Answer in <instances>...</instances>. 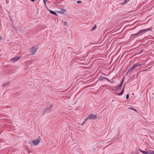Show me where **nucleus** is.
I'll return each instance as SVG.
<instances>
[{"label":"nucleus","mask_w":154,"mask_h":154,"mask_svg":"<svg viewBox=\"0 0 154 154\" xmlns=\"http://www.w3.org/2000/svg\"><path fill=\"white\" fill-rule=\"evenodd\" d=\"M152 30V28H149L146 29L141 30H140L138 33H137V34H138V35H140L142 34V33H144L145 32H147L149 31Z\"/></svg>","instance_id":"obj_1"},{"label":"nucleus","mask_w":154,"mask_h":154,"mask_svg":"<svg viewBox=\"0 0 154 154\" xmlns=\"http://www.w3.org/2000/svg\"><path fill=\"white\" fill-rule=\"evenodd\" d=\"M37 50V47H32L30 49V52L31 55L34 54L36 52Z\"/></svg>","instance_id":"obj_2"},{"label":"nucleus","mask_w":154,"mask_h":154,"mask_svg":"<svg viewBox=\"0 0 154 154\" xmlns=\"http://www.w3.org/2000/svg\"><path fill=\"white\" fill-rule=\"evenodd\" d=\"M97 118V116L95 115H93V114H90L88 117V119H96Z\"/></svg>","instance_id":"obj_3"},{"label":"nucleus","mask_w":154,"mask_h":154,"mask_svg":"<svg viewBox=\"0 0 154 154\" xmlns=\"http://www.w3.org/2000/svg\"><path fill=\"white\" fill-rule=\"evenodd\" d=\"M31 142L33 143L34 146H36L39 143L40 141L38 139H37L35 140H32L30 141V142H29V143L31 144Z\"/></svg>","instance_id":"obj_4"},{"label":"nucleus","mask_w":154,"mask_h":154,"mask_svg":"<svg viewBox=\"0 0 154 154\" xmlns=\"http://www.w3.org/2000/svg\"><path fill=\"white\" fill-rule=\"evenodd\" d=\"M20 58V57L19 56L14 57L10 61L12 63H14L18 60Z\"/></svg>","instance_id":"obj_5"},{"label":"nucleus","mask_w":154,"mask_h":154,"mask_svg":"<svg viewBox=\"0 0 154 154\" xmlns=\"http://www.w3.org/2000/svg\"><path fill=\"white\" fill-rule=\"evenodd\" d=\"M58 12L60 14H66L68 13L67 11L64 9H61L60 10L58 11Z\"/></svg>","instance_id":"obj_6"},{"label":"nucleus","mask_w":154,"mask_h":154,"mask_svg":"<svg viewBox=\"0 0 154 154\" xmlns=\"http://www.w3.org/2000/svg\"><path fill=\"white\" fill-rule=\"evenodd\" d=\"M52 107L53 106L52 104H51L50 106H48L44 110V113L50 111L51 109L52 108Z\"/></svg>","instance_id":"obj_7"},{"label":"nucleus","mask_w":154,"mask_h":154,"mask_svg":"<svg viewBox=\"0 0 154 154\" xmlns=\"http://www.w3.org/2000/svg\"><path fill=\"white\" fill-rule=\"evenodd\" d=\"M142 64L140 62L138 63H136L134 64H133V66L135 68L137 66H140Z\"/></svg>","instance_id":"obj_8"},{"label":"nucleus","mask_w":154,"mask_h":154,"mask_svg":"<svg viewBox=\"0 0 154 154\" xmlns=\"http://www.w3.org/2000/svg\"><path fill=\"white\" fill-rule=\"evenodd\" d=\"M125 84L124 85V87L122 89V90L119 93V94H118V95L119 96L120 95H122L123 93V92H124V88H125Z\"/></svg>","instance_id":"obj_9"},{"label":"nucleus","mask_w":154,"mask_h":154,"mask_svg":"<svg viewBox=\"0 0 154 154\" xmlns=\"http://www.w3.org/2000/svg\"><path fill=\"white\" fill-rule=\"evenodd\" d=\"M104 79H106L107 80L109 81V80L107 78L104 77L100 76L99 78L100 80H102Z\"/></svg>","instance_id":"obj_10"},{"label":"nucleus","mask_w":154,"mask_h":154,"mask_svg":"<svg viewBox=\"0 0 154 154\" xmlns=\"http://www.w3.org/2000/svg\"><path fill=\"white\" fill-rule=\"evenodd\" d=\"M141 152L144 154H149V151H144L140 149L139 150Z\"/></svg>","instance_id":"obj_11"},{"label":"nucleus","mask_w":154,"mask_h":154,"mask_svg":"<svg viewBox=\"0 0 154 154\" xmlns=\"http://www.w3.org/2000/svg\"><path fill=\"white\" fill-rule=\"evenodd\" d=\"M122 83H120L119 85L116 88V89L117 90H118L122 86Z\"/></svg>","instance_id":"obj_12"},{"label":"nucleus","mask_w":154,"mask_h":154,"mask_svg":"<svg viewBox=\"0 0 154 154\" xmlns=\"http://www.w3.org/2000/svg\"><path fill=\"white\" fill-rule=\"evenodd\" d=\"M134 68H135V67H134V66L133 65L132 67H131V68L128 69L127 72H132L133 70V69Z\"/></svg>","instance_id":"obj_13"},{"label":"nucleus","mask_w":154,"mask_h":154,"mask_svg":"<svg viewBox=\"0 0 154 154\" xmlns=\"http://www.w3.org/2000/svg\"><path fill=\"white\" fill-rule=\"evenodd\" d=\"M128 1H129L128 0H125L124 2L121 4V5H123L126 4Z\"/></svg>","instance_id":"obj_14"},{"label":"nucleus","mask_w":154,"mask_h":154,"mask_svg":"<svg viewBox=\"0 0 154 154\" xmlns=\"http://www.w3.org/2000/svg\"><path fill=\"white\" fill-rule=\"evenodd\" d=\"M50 12L51 14H54L55 15H57V14L54 11H52L51 10H50Z\"/></svg>","instance_id":"obj_15"},{"label":"nucleus","mask_w":154,"mask_h":154,"mask_svg":"<svg viewBox=\"0 0 154 154\" xmlns=\"http://www.w3.org/2000/svg\"><path fill=\"white\" fill-rule=\"evenodd\" d=\"M9 84H10V82H8L7 83L3 84L2 85V86H7V85H8Z\"/></svg>","instance_id":"obj_16"},{"label":"nucleus","mask_w":154,"mask_h":154,"mask_svg":"<svg viewBox=\"0 0 154 154\" xmlns=\"http://www.w3.org/2000/svg\"><path fill=\"white\" fill-rule=\"evenodd\" d=\"M96 25H95L94 26V27L92 29H91L92 31H93L94 30H95L96 29Z\"/></svg>","instance_id":"obj_17"},{"label":"nucleus","mask_w":154,"mask_h":154,"mask_svg":"<svg viewBox=\"0 0 154 154\" xmlns=\"http://www.w3.org/2000/svg\"><path fill=\"white\" fill-rule=\"evenodd\" d=\"M149 154H154V151H149Z\"/></svg>","instance_id":"obj_18"},{"label":"nucleus","mask_w":154,"mask_h":154,"mask_svg":"<svg viewBox=\"0 0 154 154\" xmlns=\"http://www.w3.org/2000/svg\"><path fill=\"white\" fill-rule=\"evenodd\" d=\"M137 35H138V34H137V33L135 34H132L131 35V37H134V36H136Z\"/></svg>","instance_id":"obj_19"},{"label":"nucleus","mask_w":154,"mask_h":154,"mask_svg":"<svg viewBox=\"0 0 154 154\" xmlns=\"http://www.w3.org/2000/svg\"><path fill=\"white\" fill-rule=\"evenodd\" d=\"M143 51H144V49H141V50H140V53L141 54V53H143Z\"/></svg>","instance_id":"obj_20"},{"label":"nucleus","mask_w":154,"mask_h":154,"mask_svg":"<svg viewBox=\"0 0 154 154\" xmlns=\"http://www.w3.org/2000/svg\"><path fill=\"white\" fill-rule=\"evenodd\" d=\"M124 79H125V77H124L123 78V79H122V81L120 83H122V84H123L124 80Z\"/></svg>","instance_id":"obj_21"},{"label":"nucleus","mask_w":154,"mask_h":154,"mask_svg":"<svg viewBox=\"0 0 154 154\" xmlns=\"http://www.w3.org/2000/svg\"><path fill=\"white\" fill-rule=\"evenodd\" d=\"M129 97V94H127L126 96V98L127 99H128Z\"/></svg>","instance_id":"obj_22"},{"label":"nucleus","mask_w":154,"mask_h":154,"mask_svg":"<svg viewBox=\"0 0 154 154\" xmlns=\"http://www.w3.org/2000/svg\"><path fill=\"white\" fill-rule=\"evenodd\" d=\"M77 2L78 3V4H80V3H82V2L81 1H78Z\"/></svg>","instance_id":"obj_23"},{"label":"nucleus","mask_w":154,"mask_h":154,"mask_svg":"<svg viewBox=\"0 0 154 154\" xmlns=\"http://www.w3.org/2000/svg\"><path fill=\"white\" fill-rule=\"evenodd\" d=\"M63 22L64 23V24L66 25V26L67 25V22L66 21H63Z\"/></svg>","instance_id":"obj_24"},{"label":"nucleus","mask_w":154,"mask_h":154,"mask_svg":"<svg viewBox=\"0 0 154 154\" xmlns=\"http://www.w3.org/2000/svg\"><path fill=\"white\" fill-rule=\"evenodd\" d=\"M48 0H43L44 3L45 4H46V2Z\"/></svg>","instance_id":"obj_25"},{"label":"nucleus","mask_w":154,"mask_h":154,"mask_svg":"<svg viewBox=\"0 0 154 154\" xmlns=\"http://www.w3.org/2000/svg\"><path fill=\"white\" fill-rule=\"evenodd\" d=\"M131 109L135 111V112H137V111L136 109H134V108H132V109Z\"/></svg>","instance_id":"obj_26"},{"label":"nucleus","mask_w":154,"mask_h":154,"mask_svg":"<svg viewBox=\"0 0 154 154\" xmlns=\"http://www.w3.org/2000/svg\"><path fill=\"white\" fill-rule=\"evenodd\" d=\"M149 70V69H144V71H148Z\"/></svg>","instance_id":"obj_27"},{"label":"nucleus","mask_w":154,"mask_h":154,"mask_svg":"<svg viewBox=\"0 0 154 154\" xmlns=\"http://www.w3.org/2000/svg\"><path fill=\"white\" fill-rule=\"evenodd\" d=\"M6 4H8V3L9 2H8V1L6 0Z\"/></svg>","instance_id":"obj_28"},{"label":"nucleus","mask_w":154,"mask_h":154,"mask_svg":"<svg viewBox=\"0 0 154 154\" xmlns=\"http://www.w3.org/2000/svg\"><path fill=\"white\" fill-rule=\"evenodd\" d=\"M85 123V121H84L83 123H82V125H83Z\"/></svg>","instance_id":"obj_29"},{"label":"nucleus","mask_w":154,"mask_h":154,"mask_svg":"<svg viewBox=\"0 0 154 154\" xmlns=\"http://www.w3.org/2000/svg\"><path fill=\"white\" fill-rule=\"evenodd\" d=\"M88 119V118H87V119H85V121H85H85H86V120H87Z\"/></svg>","instance_id":"obj_30"},{"label":"nucleus","mask_w":154,"mask_h":154,"mask_svg":"<svg viewBox=\"0 0 154 154\" xmlns=\"http://www.w3.org/2000/svg\"><path fill=\"white\" fill-rule=\"evenodd\" d=\"M2 37L0 36V40H1L2 39Z\"/></svg>","instance_id":"obj_31"},{"label":"nucleus","mask_w":154,"mask_h":154,"mask_svg":"<svg viewBox=\"0 0 154 154\" xmlns=\"http://www.w3.org/2000/svg\"><path fill=\"white\" fill-rule=\"evenodd\" d=\"M30 0L32 2H35V0Z\"/></svg>","instance_id":"obj_32"},{"label":"nucleus","mask_w":154,"mask_h":154,"mask_svg":"<svg viewBox=\"0 0 154 154\" xmlns=\"http://www.w3.org/2000/svg\"><path fill=\"white\" fill-rule=\"evenodd\" d=\"M129 109H132V108H129Z\"/></svg>","instance_id":"obj_33"}]
</instances>
